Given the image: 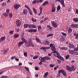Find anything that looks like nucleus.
<instances>
[{
    "label": "nucleus",
    "mask_w": 78,
    "mask_h": 78,
    "mask_svg": "<svg viewBox=\"0 0 78 78\" xmlns=\"http://www.w3.org/2000/svg\"><path fill=\"white\" fill-rule=\"evenodd\" d=\"M53 53H56V54H54V56H55V57H57V58H59V59H60V60H62V61H64V58L62 57H61V56L59 55V53L58 52L56 51H54Z\"/></svg>",
    "instance_id": "obj_1"
},
{
    "label": "nucleus",
    "mask_w": 78,
    "mask_h": 78,
    "mask_svg": "<svg viewBox=\"0 0 78 78\" xmlns=\"http://www.w3.org/2000/svg\"><path fill=\"white\" fill-rule=\"evenodd\" d=\"M25 45L27 47H29L30 46L34 47V44L32 43V39H31V38H30L29 39L28 43H25Z\"/></svg>",
    "instance_id": "obj_2"
},
{
    "label": "nucleus",
    "mask_w": 78,
    "mask_h": 78,
    "mask_svg": "<svg viewBox=\"0 0 78 78\" xmlns=\"http://www.w3.org/2000/svg\"><path fill=\"white\" fill-rule=\"evenodd\" d=\"M62 73V74L65 76H67V73H66V72L64 69L59 70L58 71V73Z\"/></svg>",
    "instance_id": "obj_3"
},
{
    "label": "nucleus",
    "mask_w": 78,
    "mask_h": 78,
    "mask_svg": "<svg viewBox=\"0 0 78 78\" xmlns=\"http://www.w3.org/2000/svg\"><path fill=\"white\" fill-rule=\"evenodd\" d=\"M66 69L68 70L69 71V72H72V70H73H73H75V69H74V66H72V68H71L70 67L67 66L66 67Z\"/></svg>",
    "instance_id": "obj_4"
},
{
    "label": "nucleus",
    "mask_w": 78,
    "mask_h": 78,
    "mask_svg": "<svg viewBox=\"0 0 78 78\" xmlns=\"http://www.w3.org/2000/svg\"><path fill=\"white\" fill-rule=\"evenodd\" d=\"M55 2H58L61 4L63 7H65V4H64V0H55Z\"/></svg>",
    "instance_id": "obj_5"
},
{
    "label": "nucleus",
    "mask_w": 78,
    "mask_h": 78,
    "mask_svg": "<svg viewBox=\"0 0 78 78\" xmlns=\"http://www.w3.org/2000/svg\"><path fill=\"white\" fill-rule=\"evenodd\" d=\"M25 8H26L27 9L29 10V14H30V15H33V13H32V12L31 10V9H30V8L28 6V5H25L24 6Z\"/></svg>",
    "instance_id": "obj_6"
},
{
    "label": "nucleus",
    "mask_w": 78,
    "mask_h": 78,
    "mask_svg": "<svg viewBox=\"0 0 78 78\" xmlns=\"http://www.w3.org/2000/svg\"><path fill=\"white\" fill-rule=\"evenodd\" d=\"M42 59H44V61H45V59L46 60H50L51 59V58H50V57L48 56H45L44 57H42Z\"/></svg>",
    "instance_id": "obj_7"
},
{
    "label": "nucleus",
    "mask_w": 78,
    "mask_h": 78,
    "mask_svg": "<svg viewBox=\"0 0 78 78\" xmlns=\"http://www.w3.org/2000/svg\"><path fill=\"white\" fill-rule=\"evenodd\" d=\"M8 51H9V49H3L2 51H1V52H2L3 55H4L5 53H6Z\"/></svg>",
    "instance_id": "obj_8"
},
{
    "label": "nucleus",
    "mask_w": 78,
    "mask_h": 78,
    "mask_svg": "<svg viewBox=\"0 0 78 78\" xmlns=\"http://www.w3.org/2000/svg\"><path fill=\"white\" fill-rule=\"evenodd\" d=\"M20 7V5L18 4L15 5L14 6V8L16 9H18Z\"/></svg>",
    "instance_id": "obj_9"
},
{
    "label": "nucleus",
    "mask_w": 78,
    "mask_h": 78,
    "mask_svg": "<svg viewBox=\"0 0 78 78\" xmlns=\"http://www.w3.org/2000/svg\"><path fill=\"white\" fill-rule=\"evenodd\" d=\"M51 23L52 24V25L53 27H55V28H56L57 27H58V25H57V24L56 23H55L54 21H52L51 22Z\"/></svg>",
    "instance_id": "obj_10"
},
{
    "label": "nucleus",
    "mask_w": 78,
    "mask_h": 78,
    "mask_svg": "<svg viewBox=\"0 0 78 78\" xmlns=\"http://www.w3.org/2000/svg\"><path fill=\"white\" fill-rule=\"evenodd\" d=\"M69 47L70 48H75V47L72 44L70 43L69 44Z\"/></svg>",
    "instance_id": "obj_11"
},
{
    "label": "nucleus",
    "mask_w": 78,
    "mask_h": 78,
    "mask_svg": "<svg viewBox=\"0 0 78 78\" xmlns=\"http://www.w3.org/2000/svg\"><path fill=\"white\" fill-rule=\"evenodd\" d=\"M6 39V37L5 36H4L2 37H1L0 39V43H1L2 41H5Z\"/></svg>",
    "instance_id": "obj_12"
},
{
    "label": "nucleus",
    "mask_w": 78,
    "mask_h": 78,
    "mask_svg": "<svg viewBox=\"0 0 78 78\" xmlns=\"http://www.w3.org/2000/svg\"><path fill=\"white\" fill-rule=\"evenodd\" d=\"M69 53L71 55H75V52H74V51L69 50Z\"/></svg>",
    "instance_id": "obj_13"
},
{
    "label": "nucleus",
    "mask_w": 78,
    "mask_h": 78,
    "mask_svg": "<svg viewBox=\"0 0 78 78\" xmlns=\"http://www.w3.org/2000/svg\"><path fill=\"white\" fill-rule=\"evenodd\" d=\"M47 28H48V30L49 31H52L53 28L50 26L49 25H47Z\"/></svg>",
    "instance_id": "obj_14"
},
{
    "label": "nucleus",
    "mask_w": 78,
    "mask_h": 78,
    "mask_svg": "<svg viewBox=\"0 0 78 78\" xmlns=\"http://www.w3.org/2000/svg\"><path fill=\"white\" fill-rule=\"evenodd\" d=\"M29 32H34V33H36L37 31V29H30L28 30Z\"/></svg>",
    "instance_id": "obj_15"
},
{
    "label": "nucleus",
    "mask_w": 78,
    "mask_h": 78,
    "mask_svg": "<svg viewBox=\"0 0 78 78\" xmlns=\"http://www.w3.org/2000/svg\"><path fill=\"white\" fill-rule=\"evenodd\" d=\"M21 40L22 41L23 44V43H25V44H26V43H27V41L24 38L22 37L21 38Z\"/></svg>",
    "instance_id": "obj_16"
},
{
    "label": "nucleus",
    "mask_w": 78,
    "mask_h": 78,
    "mask_svg": "<svg viewBox=\"0 0 78 78\" xmlns=\"http://www.w3.org/2000/svg\"><path fill=\"white\" fill-rule=\"evenodd\" d=\"M41 61L39 63V65H42V62H44V59H43L42 57H41Z\"/></svg>",
    "instance_id": "obj_17"
},
{
    "label": "nucleus",
    "mask_w": 78,
    "mask_h": 78,
    "mask_svg": "<svg viewBox=\"0 0 78 78\" xmlns=\"http://www.w3.org/2000/svg\"><path fill=\"white\" fill-rule=\"evenodd\" d=\"M50 47L52 48V49H55V44H50Z\"/></svg>",
    "instance_id": "obj_18"
},
{
    "label": "nucleus",
    "mask_w": 78,
    "mask_h": 78,
    "mask_svg": "<svg viewBox=\"0 0 78 78\" xmlns=\"http://www.w3.org/2000/svg\"><path fill=\"white\" fill-rule=\"evenodd\" d=\"M16 23L17 25V26H18L19 27V26H20V20H17L16 22Z\"/></svg>",
    "instance_id": "obj_19"
},
{
    "label": "nucleus",
    "mask_w": 78,
    "mask_h": 78,
    "mask_svg": "<svg viewBox=\"0 0 78 78\" xmlns=\"http://www.w3.org/2000/svg\"><path fill=\"white\" fill-rule=\"evenodd\" d=\"M24 28H28V27H29V28H30V25L28 24H25L24 25Z\"/></svg>",
    "instance_id": "obj_20"
},
{
    "label": "nucleus",
    "mask_w": 78,
    "mask_h": 78,
    "mask_svg": "<svg viewBox=\"0 0 78 78\" xmlns=\"http://www.w3.org/2000/svg\"><path fill=\"white\" fill-rule=\"evenodd\" d=\"M23 44V42H19L18 44V47H20V46H21V45H22Z\"/></svg>",
    "instance_id": "obj_21"
},
{
    "label": "nucleus",
    "mask_w": 78,
    "mask_h": 78,
    "mask_svg": "<svg viewBox=\"0 0 78 78\" xmlns=\"http://www.w3.org/2000/svg\"><path fill=\"white\" fill-rule=\"evenodd\" d=\"M23 13L24 14H27L28 13V11L26 9H24L23 11Z\"/></svg>",
    "instance_id": "obj_22"
},
{
    "label": "nucleus",
    "mask_w": 78,
    "mask_h": 78,
    "mask_svg": "<svg viewBox=\"0 0 78 78\" xmlns=\"http://www.w3.org/2000/svg\"><path fill=\"white\" fill-rule=\"evenodd\" d=\"M36 40L37 41V42H38L39 43H41V40H40V39L38 38L37 37H36Z\"/></svg>",
    "instance_id": "obj_23"
},
{
    "label": "nucleus",
    "mask_w": 78,
    "mask_h": 78,
    "mask_svg": "<svg viewBox=\"0 0 78 78\" xmlns=\"http://www.w3.org/2000/svg\"><path fill=\"white\" fill-rule=\"evenodd\" d=\"M55 11H56V9L55 8V7L53 6L51 10L52 12H55Z\"/></svg>",
    "instance_id": "obj_24"
},
{
    "label": "nucleus",
    "mask_w": 78,
    "mask_h": 78,
    "mask_svg": "<svg viewBox=\"0 0 78 78\" xmlns=\"http://www.w3.org/2000/svg\"><path fill=\"white\" fill-rule=\"evenodd\" d=\"M51 50H52V51H53L51 53L48 54V55L49 56H51V54H52V53H53L54 51H56V49H52Z\"/></svg>",
    "instance_id": "obj_25"
},
{
    "label": "nucleus",
    "mask_w": 78,
    "mask_h": 78,
    "mask_svg": "<svg viewBox=\"0 0 78 78\" xmlns=\"http://www.w3.org/2000/svg\"><path fill=\"white\" fill-rule=\"evenodd\" d=\"M48 72H46L44 74V78L47 77V76H48Z\"/></svg>",
    "instance_id": "obj_26"
},
{
    "label": "nucleus",
    "mask_w": 78,
    "mask_h": 78,
    "mask_svg": "<svg viewBox=\"0 0 78 78\" xmlns=\"http://www.w3.org/2000/svg\"><path fill=\"white\" fill-rule=\"evenodd\" d=\"M47 4H48V2L47 1H46L44 2L42 4V5L43 6H45V5H47Z\"/></svg>",
    "instance_id": "obj_27"
},
{
    "label": "nucleus",
    "mask_w": 78,
    "mask_h": 78,
    "mask_svg": "<svg viewBox=\"0 0 78 78\" xmlns=\"http://www.w3.org/2000/svg\"><path fill=\"white\" fill-rule=\"evenodd\" d=\"M33 10L35 14H36L37 13V10H36V9H35V8H33Z\"/></svg>",
    "instance_id": "obj_28"
},
{
    "label": "nucleus",
    "mask_w": 78,
    "mask_h": 78,
    "mask_svg": "<svg viewBox=\"0 0 78 78\" xmlns=\"http://www.w3.org/2000/svg\"><path fill=\"white\" fill-rule=\"evenodd\" d=\"M50 44V42L46 40L44 42V44L45 45H48Z\"/></svg>",
    "instance_id": "obj_29"
},
{
    "label": "nucleus",
    "mask_w": 78,
    "mask_h": 78,
    "mask_svg": "<svg viewBox=\"0 0 78 78\" xmlns=\"http://www.w3.org/2000/svg\"><path fill=\"white\" fill-rule=\"evenodd\" d=\"M18 37H19V34H15L14 35V38H17Z\"/></svg>",
    "instance_id": "obj_30"
},
{
    "label": "nucleus",
    "mask_w": 78,
    "mask_h": 78,
    "mask_svg": "<svg viewBox=\"0 0 78 78\" xmlns=\"http://www.w3.org/2000/svg\"><path fill=\"white\" fill-rule=\"evenodd\" d=\"M35 28L36 27V26L34 25H30V28Z\"/></svg>",
    "instance_id": "obj_31"
},
{
    "label": "nucleus",
    "mask_w": 78,
    "mask_h": 78,
    "mask_svg": "<svg viewBox=\"0 0 78 78\" xmlns=\"http://www.w3.org/2000/svg\"><path fill=\"white\" fill-rule=\"evenodd\" d=\"M50 47H41L40 48V49H49Z\"/></svg>",
    "instance_id": "obj_32"
},
{
    "label": "nucleus",
    "mask_w": 78,
    "mask_h": 78,
    "mask_svg": "<svg viewBox=\"0 0 78 78\" xmlns=\"http://www.w3.org/2000/svg\"><path fill=\"white\" fill-rule=\"evenodd\" d=\"M53 36V34H50L47 35L46 36L48 37H50V36Z\"/></svg>",
    "instance_id": "obj_33"
},
{
    "label": "nucleus",
    "mask_w": 78,
    "mask_h": 78,
    "mask_svg": "<svg viewBox=\"0 0 78 78\" xmlns=\"http://www.w3.org/2000/svg\"><path fill=\"white\" fill-rule=\"evenodd\" d=\"M73 20L75 22H77L78 21V18H73Z\"/></svg>",
    "instance_id": "obj_34"
},
{
    "label": "nucleus",
    "mask_w": 78,
    "mask_h": 78,
    "mask_svg": "<svg viewBox=\"0 0 78 78\" xmlns=\"http://www.w3.org/2000/svg\"><path fill=\"white\" fill-rule=\"evenodd\" d=\"M60 9H61V6H60V5H58L57 8V11H59Z\"/></svg>",
    "instance_id": "obj_35"
},
{
    "label": "nucleus",
    "mask_w": 78,
    "mask_h": 78,
    "mask_svg": "<svg viewBox=\"0 0 78 78\" xmlns=\"http://www.w3.org/2000/svg\"><path fill=\"white\" fill-rule=\"evenodd\" d=\"M8 13L6 12L4 13L3 14L4 16H5V17H7L8 16Z\"/></svg>",
    "instance_id": "obj_36"
},
{
    "label": "nucleus",
    "mask_w": 78,
    "mask_h": 78,
    "mask_svg": "<svg viewBox=\"0 0 78 78\" xmlns=\"http://www.w3.org/2000/svg\"><path fill=\"white\" fill-rule=\"evenodd\" d=\"M74 36H76L75 38L78 39V33L76 34H74Z\"/></svg>",
    "instance_id": "obj_37"
},
{
    "label": "nucleus",
    "mask_w": 78,
    "mask_h": 78,
    "mask_svg": "<svg viewBox=\"0 0 78 78\" xmlns=\"http://www.w3.org/2000/svg\"><path fill=\"white\" fill-rule=\"evenodd\" d=\"M9 17L10 18H12V13H10L9 14Z\"/></svg>",
    "instance_id": "obj_38"
},
{
    "label": "nucleus",
    "mask_w": 78,
    "mask_h": 78,
    "mask_svg": "<svg viewBox=\"0 0 78 78\" xmlns=\"http://www.w3.org/2000/svg\"><path fill=\"white\" fill-rule=\"evenodd\" d=\"M71 31H72V29L71 28H69L68 30V33H71Z\"/></svg>",
    "instance_id": "obj_39"
},
{
    "label": "nucleus",
    "mask_w": 78,
    "mask_h": 78,
    "mask_svg": "<svg viewBox=\"0 0 78 78\" xmlns=\"http://www.w3.org/2000/svg\"><path fill=\"white\" fill-rule=\"evenodd\" d=\"M74 28H78V24H75Z\"/></svg>",
    "instance_id": "obj_40"
},
{
    "label": "nucleus",
    "mask_w": 78,
    "mask_h": 78,
    "mask_svg": "<svg viewBox=\"0 0 78 78\" xmlns=\"http://www.w3.org/2000/svg\"><path fill=\"white\" fill-rule=\"evenodd\" d=\"M70 27L71 28H75V24H73L71 25Z\"/></svg>",
    "instance_id": "obj_41"
},
{
    "label": "nucleus",
    "mask_w": 78,
    "mask_h": 78,
    "mask_svg": "<svg viewBox=\"0 0 78 78\" xmlns=\"http://www.w3.org/2000/svg\"><path fill=\"white\" fill-rule=\"evenodd\" d=\"M62 34L63 35V36H67V34L64 32H62Z\"/></svg>",
    "instance_id": "obj_42"
},
{
    "label": "nucleus",
    "mask_w": 78,
    "mask_h": 78,
    "mask_svg": "<svg viewBox=\"0 0 78 78\" xmlns=\"http://www.w3.org/2000/svg\"><path fill=\"white\" fill-rule=\"evenodd\" d=\"M6 5V2H3L2 4V6H5Z\"/></svg>",
    "instance_id": "obj_43"
},
{
    "label": "nucleus",
    "mask_w": 78,
    "mask_h": 78,
    "mask_svg": "<svg viewBox=\"0 0 78 78\" xmlns=\"http://www.w3.org/2000/svg\"><path fill=\"white\" fill-rule=\"evenodd\" d=\"M69 57H70V55H66V59H69Z\"/></svg>",
    "instance_id": "obj_44"
},
{
    "label": "nucleus",
    "mask_w": 78,
    "mask_h": 78,
    "mask_svg": "<svg viewBox=\"0 0 78 78\" xmlns=\"http://www.w3.org/2000/svg\"><path fill=\"white\" fill-rule=\"evenodd\" d=\"M38 58V56H35L33 58V59H35Z\"/></svg>",
    "instance_id": "obj_45"
},
{
    "label": "nucleus",
    "mask_w": 78,
    "mask_h": 78,
    "mask_svg": "<svg viewBox=\"0 0 78 78\" xmlns=\"http://www.w3.org/2000/svg\"><path fill=\"white\" fill-rule=\"evenodd\" d=\"M25 69H26V70H27L28 71V72H30V70H29V69L28 68V67H27L25 66Z\"/></svg>",
    "instance_id": "obj_46"
},
{
    "label": "nucleus",
    "mask_w": 78,
    "mask_h": 78,
    "mask_svg": "<svg viewBox=\"0 0 78 78\" xmlns=\"http://www.w3.org/2000/svg\"><path fill=\"white\" fill-rule=\"evenodd\" d=\"M14 33V30H11L10 31L9 34H13V33Z\"/></svg>",
    "instance_id": "obj_47"
},
{
    "label": "nucleus",
    "mask_w": 78,
    "mask_h": 78,
    "mask_svg": "<svg viewBox=\"0 0 78 78\" xmlns=\"http://www.w3.org/2000/svg\"><path fill=\"white\" fill-rule=\"evenodd\" d=\"M36 2H37V0H34L32 2V4H35L36 3Z\"/></svg>",
    "instance_id": "obj_48"
},
{
    "label": "nucleus",
    "mask_w": 78,
    "mask_h": 78,
    "mask_svg": "<svg viewBox=\"0 0 78 78\" xmlns=\"http://www.w3.org/2000/svg\"><path fill=\"white\" fill-rule=\"evenodd\" d=\"M35 69L36 70H39V68L38 67L36 66L35 68Z\"/></svg>",
    "instance_id": "obj_49"
},
{
    "label": "nucleus",
    "mask_w": 78,
    "mask_h": 78,
    "mask_svg": "<svg viewBox=\"0 0 78 78\" xmlns=\"http://www.w3.org/2000/svg\"><path fill=\"white\" fill-rule=\"evenodd\" d=\"M6 12L7 13H8V14L9 13V9H8L6 10Z\"/></svg>",
    "instance_id": "obj_50"
},
{
    "label": "nucleus",
    "mask_w": 78,
    "mask_h": 78,
    "mask_svg": "<svg viewBox=\"0 0 78 78\" xmlns=\"http://www.w3.org/2000/svg\"><path fill=\"white\" fill-rule=\"evenodd\" d=\"M32 22H36V19H34L33 18H32Z\"/></svg>",
    "instance_id": "obj_51"
},
{
    "label": "nucleus",
    "mask_w": 78,
    "mask_h": 78,
    "mask_svg": "<svg viewBox=\"0 0 78 78\" xmlns=\"http://www.w3.org/2000/svg\"><path fill=\"white\" fill-rule=\"evenodd\" d=\"M24 55L25 56H26V57H27V52H24Z\"/></svg>",
    "instance_id": "obj_52"
},
{
    "label": "nucleus",
    "mask_w": 78,
    "mask_h": 78,
    "mask_svg": "<svg viewBox=\"0 0 78 78\" xmlns=\"http://www.w3.org/2000/svg\"><path fill=\"white\" fill-rule=\"evenodd\" d=\"M16 30L17 31V32H19L20 31V29L19 28H17L16 29Z\"/></svg>",
    "instance_id": "obj_53"
},
{
    "label": "nucleus",
    "mask_w": 78,
    "mask_h": 78,
    "mask_svg": "<svg viewBox=\"0 0 78 78\" xmlns=\"http://www.w3.org/2000/svg\"><path fill=\"white\" fill-rule=\"evenodd\" d=\"M54 66H55V65L51 64L50 65V67H53Z\"/></svg>",
    "instance_id": "obj_54"
},
{
    "label": "nucleus",
    "mask_w": 78,
    "mask_h": 78,
    "mask_svg": "<svg viewBox=\"0 0 78 78\" xmlns=\"http://www.w3.org/2000/svg\"><path fill=\"white\" fill-rule=\"evenodd\" d=\"M41 29V26H39L38 27V30H40V29Z\"/></svg>",
    "instance_id": "obj_55"
},
{
    "label": "nucleus",
    "mask_w": 78,
    "mask_h": 78,
    "mask_svg": "<svg viewBox=\"0 0 78 78\" xmlns=\"http://www.w3.org/2000/svg\"><path fill=\"white\" fill-rule=\"evenodd\" d=\"M7 78V76H2L1 78Z\"/></svg>",
    "instance_id": "obj_56"
},
{
    "label": "nucleus",
    "mask_w": 78,
    "mask_h": 78,
    "mask_svg": "<svg viewBox=\"0 0 78 78\" xmlns=\"http://www.w3.org/2000/svg\"><path fill=\"white\" fill-rule=\"evenodd\" d=\"M61 39H62V41H64L65 40V38H64V37H62Z\"/></svg>",
    "instance_id": "obj_57"
},
{
    "label": "nucleus",
    "mask_w": 78,
    "mask_h": 78,
    "mask_svg": "<svg viewBox=\"0 0 78 78\" xmlns=\"http://www.w3.org/2000/svg\"><path fill=\"white\" fill-rule=\"evenodd\" d=\"M72 10V8H70L68 10L69 12H70Z\"/></svg>",
    "instance_id": "obj_58"
},
{
    "label": "nucleus",
    "mask_w": 78,
    "mask_h": 78,
    "mask_svg": "<svg viewBox=\"0 0 78 78\" xmlns=\"http://www.w3.org/2000/svg\"><path fill=\"white\" fill-rule=\"evenodd\" d=\"M57 61H58V64H60V63H61V62L60 60L57 59Z\"/></svg>",
    "instance_id": "obj_59"
},
{
    "label": "nucleus",
    "mask_w": 78,
    "mask_h": 78,
    "mask_svg": "<svg viewBox=\"0 0 78 78\" xmlns=\"http://www.w3.org/2000/svg\"><path fill=\"white\" fill-rule=\"evenodd\" d=\"M40 12H42V7H40Z\"/></svg>",
    "instance_id": "obj_60"
},
{
    "label": "nucleus",
    "mask_w": 78,
    "mask_h": 78,
    "mask_svg": "<svg viewBox=\"0 0 78 78\" xmlns=\"http://www.w3.org/2000/svg\"><path fill=\"white\" fill-rule=\"evenodd\" d=\"M76 14H78V9H76Z\"/></svg>",
    "instance_id": "obj_61"
},
{
    "label": "nucleus",
    "mask_w": 78,
    "mask_h": 78,
    "mask_svg": "<svg viewBox=\"0 0 78 78\" xmlns=\"http://www.w3.org/2000/svg\"><path fill=\"white\" fill-rule=\"evenodd\" d=\"M16 58V56H14V57H12L11 58V59H14V58Z\"/></svg>",
    "instance_id": "obj_62"
},
{
    "label": "nucleus",
    "mask_w": 78,
    "mask_h": 78,
    "mask_svg": "<svg viewBox=\"0 0 78 78\" xmlns=\"http://www.w3.org/2000/svg\"><path fill=\"white\" fill-rule=\"evenodd\" d=\"M61 49H66V48L65 47H62L61 48Z\"/></svg>",
    "instance_id": "obj_63"
},
{
    "label": "nucleus",
    "mask_w": 78,
    "mask_h": 78,
    "mask_svg": "<svg viewBox=\"0 0 78 78\" xmlns=\"http://www.w3.org/2000/svg\"><path fill=\"white\" fill-rule=\"evenodd\" d=\"M78 51V49H74V51Z\"/></svg>",
    "instance_id": "obj_64"
}]
</instances>
